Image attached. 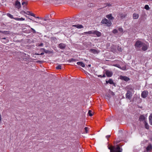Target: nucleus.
<instances>
[{"instance_id": "obj_1", "label": "nucleus", "mask_w": 152, "mask_h": 152, "mask_svg": "<svg viewBox=\"0 0 152 152\" xmlns=\"http://www.w3.org/2000/svg\"><path fill=\"white\" fill-rule=\"evenodd\" d=\"M122 145L120 143L116 145H108V149L110 150V152H122V149L120 147Z\"/></svg>"}, {"instance_id": "obj_2", "label": "nucleus", "mask_w": 152, "mask_h": 152, "mask_svg": "<svg viewBox=\"0 0 152 152\" xmlns=\"http://www.w3.org/2000/svg\"><path fill=\"white\" fill-rule=\"evenodd\" d=\"M143 43V42L140 40L137 41L135 45V48L138 50H141Z\"/></svg>"}, {"instance_id": "obj_3", "label": "nucleus", "mask_w": 152, "mask_h": 152, "mask_svg": "<svg viewBox=\"0 0 152 152\" xmlns=\"http://www.w3.org/2000/svg\"><path fill=\"white\" fill-rule=\"evenodd\" d=\"M101 23H102L105 24L107 26H110L112 24V23L111 21L106 18L103 19L101 21Z\"/></svg>"}, {"instance_id": "obj_4", "label": "nucleus", "mask_w": 152, "mask_h": 152, "mask_svg": "<svg viewBox=\"0 0 152 152\" xmlns=\"http://www.w3.org/2000/svg\"><path fill=\"white\" fill-rule=\"evenodd\" d=\"M132 96V92L130 91H128L126 94V97L127 99L130 100Z\"/></svg>"}, {"instance_id": "obj_5", "label": "nucleus", "mask_w": 152, "mask_h": 152, "mask_svg": "<svg viewBox=\"0 0 152 152\" xmlns=\"http://www.w3.org/2000/svg\"><path fill=\"white\" fill-rule=\"evenodd\" d=\"M105 74L107 77H110L112 76L113 73L111 71L107 70L106 71Z\"/></svg>"}, {"instance_id": "obj_6", "label": "nucleus", "mask_w": 152, "mask_h": 152, "mask_svg": "<svg viewBox=\"0 0 152 152\" xmlns=\"http://www.w3.org/2000/svg\"><path fill=\"white\" fill-rule=\"evenodd\" d=\"M148 94V92L147 91H145L142 92L141 94V96L143 98H145L147 97Z\"/></svg>"}, {"instance_id": "obj_7", "label": "nucleus", "mask_w": 152, "mask_h": 152, "mask_svg": "<svg viewBox=\"0 0 152 152\" xmlns=\"http://www.w3.org/2000/svg\"><path fill=\"white\" fill-rule=\"evenodd\" d=\"M120 78L121 80H124L126 81H128L129 80V78L125 76H120Z\"/></svg>"}, {"instance_id": "obj_8", "label": "nucleus", "mask_w": 152, "mask_h": 152, "mask_svg": "<svg viewBox=\"0 0 152 152\" xmlns=\"http://www.w3.org/2000/svg\"><path fill=\"white\" fill-rule=\"evenodd\" d=\"M148 48V46L146 44L144 43L141 48V50H142L143 51H145L147 50Z\"/></svg>"}, {"instance_id": "obj_9", "label": "nucleus", "mask_w": 152, "mask_h": 152, "mask_svg": "<svg viewBox=\"0 0 152 152\" xmlns=\"http://www.w3.org/2000/svg\"><path fill=\"white\" fill-rule=\"evenodd\" d=\"M15 6L16 8H18V9H20L21 7V4L20 2H19L18 0L16 1L15 3Z\"/></svg>"}, {"instance_id": "obj_10", "label": "nucleus", "mask_w": 152, "mask_h": 152, "mask_svg": "<svg viewBox=\"0 0 152 152\" xmlns=\"http://www.w3.org/2000/svg\"><path fill=\"white\" fill-rule=\"evenodd\" d=\"M145 117L143 115H141L139 117V120L140 121H145Z\"/></svg>"}, {"instance_id": "obj_11", "label": "nucleus", "mask_w": 152, "mask_h": 152, "mask_svg": "<svg viewBox=\"0 0 152 152\" xmlns=\"http://www.w3.org/2000/svg\"><path fill=\"white\" fill-rule=\"evenodd\" d=\"M152 149V146L151 144H149L146 148V150L147 152L150 151Z\"/></svg>"}, {"instance_id": "obj_12", "label": "nucleus", "mask_w": 152, "mask_h": 152, "mask_svg": "<svg viewBox=\"0 0 152 152\" xmlns=\"http://www.w3.org/2000/svg\"><path fill=\"white\" fill-rule=\"evenodd\" d=\"M93 34L96 35L98 37H100L101 35V33L97 31H94Z\"/></svg>"}, {"instance_id": "obj_13", "label": "nucleus", "mask_w": 152, "mask_h": 152, "mask_svg": "<svg viewBox=\"0 0 152 152\" xmlns=\"http://www.w3.org/2000/svg\"><path fill=\"white\" fill-rule=\"evenodd\" d=\"M73 27H76L78 28H83V26H82V25L79 24L73 25L72 26V29H73V28H72Z\"/></svg>"}, {"instance_id": "obj_14", "label": "nucleus", "mask_w": 152, "mask_h": 152, "mask_svg": "<svg viewBox=\"0 0 152 152\" xmlns=\"http://www.w3.org/2000/svg\"><path fill=\"white\" fill-rule=\"evenodd\" d=\"M66 47L65 44L61 43L59 45V47L61 49H64Z\"/></svg>"}, {"instance_id": "obj_15", "label": "nucleus", "mask_w": 152, "mask_h": 152, "mask_svg": "<svg viewBox=\"0 0 152 152\" xmlns=\"http://www.w3.org/2000/svg\"><path fill=\"white\" fill-rule=\"evenodd\" d=\"M144 124L145 125V128L146 129H148L149 128V125L146 122V121H144Z\"/></svg>"}, {"instance_id": "obj_16", "label": "nucleus", "mask_w": 152, "mask_h": 152, "mask_svg": "<svg viewBox=\"0 0 152 152\" xmlns=\"http://www.w3.org/2000/svg\"><path fill=\"white\" fill-rule=\"evenodd\" d=\"M77 64L80 66H81L83 67H84L85 66V64L82 62H77Z\"/></svg>"}, {"instance_id": "obj_17", "label": "nucleus", "mask_w": 152, "mask_h": 152, "mask_svg": "<svg viewBox=\"0 0 152 152\" xmlns=\"http://www.w3.org/2000/svg\"><path fill=\"white\" fill-rule=\"evenodd\" d=\"M106 17L107 18L110 20H112L114 19V18L112 16V15L111 14L107 15L106 16Z\"/></svg>"}, {"instance_id": "obj_18", "label": "nucleus", "mask_w": 152, "mask_h": 152, "mask_svg": "<svg viewBox=\"0 0 152 152\" xmlns=\"http://www.w3.org/2000/svg\"><path fill=\"white\" fill-rule=\"evenodd\" d=\"M149 119L150 124L152 125V113L149 116Z\"/></svg>"}, {"instance_id": "obj_19", "label": "nucleus", "mask_w": 152, "mask_h": 152, "mask_svg": "<svg viewBox=\"0 0 152 152\" xmlns=\"http://www.w3.org/2000/svg\"><path fill=\"white\" fill-rule=\"evenodd\" d=\"M139 15L136 13H134L133 15V17L134 19H137L139 17Z\"/></svg>"}, {"instance_id": "obj_20", "label": "nucleus", "mask_w": 152, "mask_h": 152, "mask_svg": "<svg viewBox=\"0 0 152 152\" xmlns=\"http://www.w3.org/2000/svg\"><path fill=\"white\" fill-rule=\"evenodd\" d=\"M90 51L91 52L94 54H95L98 53V51L94 49H90Z\"/></svg>"}, {"instance_id": "obj_21", "label": "nucleus", "mask_w": 152, "mask_h": 152, "mask_svg": "<svg viewBox=\"0 0 152 152\" xmlns=\"http://www.w3.org/2000/svg\"><path fill=\"white\" fill-rule=\"evenodd\" d=\"M14 19L18 21H23L25 20V19L23 18H14Z\"/></svg>"}, {"instance_id": "obj_22", "label": "nucleus", "mask_w": 152, "mask_h": 152, "mask_svg": "<svg viewBox=\"0 0 152 152\" xmlns=\"http://www.w3.org/2000/svg\"><path fill=\"white\" fill-rule=\"evenodd\" d=\"M106 83H109L110 84H112L114 83L113 81L111 79H109L108 81H106Z\"/></svg>"}, {"instance_id": "obj_23", "label": "nucleus", "mask_w": 152, "mask_h": 152, "mask_svg": "<svg viewBox=\"0 0 152 152\" xmlns=\"http://www.w3.org/2000/svg\"><path fill=\"white\" fill-rule=\"evenodd\" d=\"M7 15L8 17H9V18H11V19H14V18H14L13 17V16L12 15H11L10 14V13H8L7 14Z\"/></svg>"}, {"instance_id": "obj_24", "label": "nucleus", "mask_w": 152, "mask_h": 152, "mask_svg": "<svg viewBox=\"0 0 152 152\" xmlns=\"http://www.w3.org/2000/svg\"><path fill=\"white\" fill-rule=\"evenodd\" d=\"M120 17L122 19H123L126 16V15H125L123 14H121L120 15Z\"/></svg>"}, {"instance_id": "obj_25", "label": "nucleus", "mask_w": 152, "mask_h": 152, "mask_svg": "<svg viewBox=\"0 0 152 152\" xmlns=\"http://www.w3.org/2000/svg\"><path fill=\"white\" fill-rule=\"evenodd\" d=\"M92 113L93 112H92V111L90 110H89L88 111V114L89 116H91L93 115V114Z\"/></svg>"}, {"instance_id": "obj_26", "label": "nucleus", "mask_w": 152, "mask_h": 152, "mask_svg": "<svg viewBox=\"0 0 152 152\" xmlns=\"http://www.w3.org/2000/svg\"><path fill=\"white\" fill-rule=\"evenodd\" d=\"M93 31H89L88 32H84V33L85 34H93Z\"/></svg>"}, {"instance_id": "obj_27", "label": "nucleus", "mask_w": 152, "mask_h": 152, "mask_svg": "<svg viewBox=\"0 0 152 152\" xmlns=\"http://www.w3.org/2000/svg\"><path fill=\"white\" fill-rule=\"evenodd\" d=\"M145 9L147 10H148L150 9L148 5H146L145 6Z\"/></svg>"}, {"instance_id": "obj_28", "label": "nucleus", "mask_w": 152, "mask_h": 152, "mask_svg": "<svg viewBox=\"0 0 152 152\" xmlns=\"http://www.w3.org/2000/svg\"><path fill=\"white\" fill-rule=\"evenodd\" d=\"M117 49L119 51L121 52L122 50V48L119 46H118Z\"/></svg>"}, {"instance_id": "obj_29", "label": "nucleus", "mask_w": 152, "mask_h": 152, "mask_svg": "<svg viewBox=\"0 0 152 152\" xmlns=\"http://www.w3.org/2000/svg\"><path fill=\"white\" fill-rule=\"evenodd\" d=\"M41 50H43L46 53H48L49 52V51L48 50H45V49L44 48H41Z\"/></svg>"}, {"instance_id": "obj_30", "label": "nucleus", "mask_w": 152, "mask_h": 152, "mask_svg": "<svg viewBox=\"0 0 152 152\" xmlns=\"http://www.w3.org/2000/svg\"><path fill=\"white\" fill-rule=\"evenodd\" d=\"M28 26L31 28V29L32 30L34 34H35L36 33V31L34 29H33L32 28H31L30 26H29L28 25Z\"/></svg>"}, {"instance_id": "obj_31", "label": "nucleus", "mask_w": 152, "mask_h": 152, "mask_svg": "<svg viewBox=\"0 0 152 152\" xmlns=\"http://www.w3.org/2000/svg\"><path fill=\"white\" fill-rule=\"evenodd\" d=\"M113 66H115L117 67L120 69L121 68V67L120 66V65L118 64H115Z\"/></svg>"}, {"instance_id": "obj_32", "label": "nucleus", "mask_w": 152, "mask_h": 152, "mask_svg": "<svg viewBox=\"0 0 152 152\" xmlns=\"http://www.w3.org/2000/svg\"><path fill=\"white\" fill-rule=\"evenodd\" d=\"M118 31L121 32H123V30L122 28L119 27L118 28Z\"/></svg>"}, {"instance_id": "obj_33", "label": "nucleus", "mask_w": 152, "mask_h": 152, "mask_svg": "<svg viewBox=\"0 0 152 152\" xmlns=\"http://www.w3.org/2000/svg\"><path fill=\"white\" fill-rule=\"evenodd\" d=\"M24 12L25 13V14H27V15H30V14H31V13L30 12H29V11H27L26 12Z\"/></svg>"}, {"instance_id": "obj_34", "label": "nucleus", "mask_w": 152, "mask_h": 152, "mask_svg": "<svg viewBox=\"0 0 152 152\" xmlns=\"http://www.w3.org/2000/svg\"><path fill=\"white\" fill-rule=\"evenodd\" d=\"M118 30L117 29H115L113 31V32L114 34H116L118 33Z\"/></svg>"}, {"instance_id": "obj_35", "label": "nucleus", "mask_w": 152, "mask_h": 152, "mask_svg": "<svg viewBox=\"0 0 152 152\" xmlns=\"http://www.w3.org/2000/svg\"><path fill=\"white\" fill-rule=\"evenodd\" d=\"M61 65H59L56 67V69H61Z\"/></svg>"}, {"instance_id": "obj_36", "label": "nucleus", "mask_w": 152, "mask_h": 152, "mask_svg": "<svg viewBox=\"0 0 152 152\" xmlns=\"http://www.w3.org/2000/svg\"><path fill=\"white\" fill-rule=\"evenodd\" d=\"M109 93L112 96H114L115 95L114 93L111 91H109Z\"/></svg>"}, {"instance_id": "obj_37", "label": "nucleus", "mask_w": 152, "mask_h": 152, "mask_svg": "<svg viewBox=\"0 0 152 152\" xmlns=\"http://www.w3.org/2000/svg\"><path fill=\"white\" fill-rule=\"evenodd\" d=\"M85 131L86 133H87L88 132V128L87 127H85L84 128Z\"/></svg>"}, {"instance_id": "obj_38", "label": "nucleus", "mask_w": 152, "mask_h": 152, "mask_svg": "<svg viewBox=\"0 0 152 152\" xmlns=\"http://www.w3.org/2000/svg\"><path fill=\"white\" fill-rule=\"evenodd\" d=\"M120 69L123 70H126V68L125 66H123L122 67H121V68H120Z\"/></svg>"}, {"instance_id": "obj_39", "label": "nucleus", "mask_w": 152, "mask_h": 152, "mask_svg": "<svg viewBox=\"0 0 152 152\" xmlns=\"http://www.w3.org/2000/svg\"><path fill=\"white\" fill-rule=\"evenodd\" d=\"M25 4L26 5L27 4V3L26 2H25V1H23L22 3V5H24Z\"/></svg>"}, {"instance_id": "obj_40", "label": "nucleus", "mask_w": 152, "mask_h": 152, "mask_svg": "<svg viewBox=\"0 0 152 152\" xmlns=\"http://www.w3.org/2000/svg\"><path fill=\"white\" fill-rule=\"evenodd\" d=\"M120 142V141H115L114 142V144L115 145L116 144H117L118 143H119Z\"/></svg>"}, {"instance_id": "obj_41", "label": "nucleus", "mask_w": 152, "mask_h": 152, "mask_svg": "<svg viewBox=\"0 0 152 152\" xmlns=\"http://www.w3.org/2000/svg\"><path fill=\"white\" fill-rule=\"evenodd\" d=\"M30 15L35 18H36V17H35V15L33 13H31Z\"/></svg>"}, {"instance_id": "obj_42", "label": "nucleus", "mask_w": 152, "mask_h": 152, "mask_svg": "<svg viewBox=\"0 0 152 152\" xmlns=\"http://www.w3.org/2000/svg\"><path fill=\"white\" fill-rule=\"evenodd\" d=\"M43 44L42 43H41L39 45V47H42L43 46Z\"/></svg>"}, {"instance_id": "obj_43", "label": "nucleus", "mask_w": 152, "mask_h": 152, "mask_svg": "<svg viewBox=\"0 0 152 152\" xmlns=\"http://www.w3.org/2000/svg\"><path fill=\"white\" fill-rule=\"evenodd\" d=\"M44 20H45V21H47L48 20H49L50 19H48V18H46L45 17L44 19Z\"/></svg>"}, {"instance_id": "obj_44", "label": "nucleus", "mask_w": 152, "mask_h": 152, "mask_svg": "<svg viewBox=\"0 0 152 152\" xmlns=\"http://www.w3.org/2000/svg\"><path fill=\"white\" fill-rule=\"evenodd\" d=\"M75 60L73 58H72L70 59V61H75Z\"/></svg>"}, {"instance_id": "obj_45", "label": "nucleus", "mask_w": 152, "mask_h": 152, "mask_svg": "<svg viewBox=\"0 0 152 152\" xmlns=\"http://www.w3.org/2000/svg\"><path fill=\"white\" fill-rule=\"evenodd\" d=\"M44 54V53H40V54H39L38 53H37V55H43Z\"/></svg>"}, {"instance_id": "obj_46", "label": "nucleus", "mask_w": 152, "mask_h": 152, "mask_svg": "<svg viewBox=\"0 0 152 152\" xmlns=\"http://www.w3.org/2000/svg\"><path fill=\"white\" fill-rule=\"evenodd\" d=\"M49 15H46L45 17L46 18H48V19H49Z\"/></svg>"}, {"instance_id": "obj_47", "label": "nucleus", "mask_w": 152, "mask_h": 152, "mask_svg": "<svg viewBox=\"0 0 152 152\" xmlns=\"http://www.w3.org/2000/svg\"><path fill=\"white\" fill-rule=\"evenodd\" d=\"M110 135H107L106 137L108 139V138H110Z\"/></svg>"}, {"instance_id": "obj_48", "label": "nucleus", "mask_w": 152, "mask_h": 152, "mask_svg": "<svg viewBox=\"0 0 152 152\" xmlns=\"http://www.w3.org/2000/svg\"><path fill=\"white\" fill-rule=\"evenodd\" d=\"M111 5L110 4H107L106 6H110Z\"/></svg>"}, {"instance_id": "obj_49", "label": "nucleus", "mask_w": 152, "mask_h": 152, "mask_svg": "<svg viewBox=\"0 0 152 152\" xmlns=\"http://www.w3.org/2000/svg\"><path fill=\"white\" fill-rule=\"evenodd\" d=\"M29 19L31 20L32 21H33L34 22H36V23H37V22L35 21H34V20H33L31 19V18H29Z\"/></svg>"}, {"instance_id": "obj_50", "label": "nucleus", "mask_w": 152, "mask_h": 152, "mask_svg": "<svg viewBox=\"0 0 152 152\" xmlns=\"http://www.w3.org/2000/svg\"><path fill=\"white\" fill-rule=\"evenodd\" d=\"M105 77V75L104 74V75H103V76H102V77Z\"/></svg>"}, {"instance_id": "obj_51", "label": "nucleus", "mask_w": 152, "mask_h": 152, "mask_svg": "<svg viewBox=\"0 0 152 152\" xmlns=\"http://www.w3.org/2000/svg\"><path fill=\"white\" fill-rule=\"evenodd\" d=\"M98 77H102V76L101 75H99Z\"/></svg>"}, {"instance_id": "obj_52", "label": "nucleus", "mask_w": 152, "mask_h": 152, "mask_svg": "<svg viewBox=\"0 0 152 152\" xmlns=\"http://www.w3.org/2000/svg\"><path fill=\"white\" fill-rule=\"evenodd\" d=\"M130 90H131L132 91H133V89L132 88H130Z\"/></svg>"}, {"instance_id": "obj_53", "label": "nucleus", "mask_w": 152, "mask_h": 152, "mask_svg": "<svg viewBox=\"0 0 152 152\" xmlns=\"http://www.w3.org/2000/svg\"><path fill=\"white\" fill-rule=\"evenodd\" d=\"M88 66L89 67H90L91 66V64H89L88 65Z\"/></svg>"}, {"instance_id": "obj_54", "label": "nucleus", "mask_w": 152, "mask_h": 152, "mask_svg": "<svg viewBox=\"0 0 152 152\" xmlns=\"http://www.w3.org/2000/svg\"><path fill=\"white\" fill-rule=\"evenodd\" d=\"M7 34H9V32H7Z\"/></svg>"}, {"instance_id": "obj_55", "label": "nucleus", "mask_w": 152, "mask_h": 152, "mask_svg": "<svg viewBox=\"0 0 152 152\" xmlns=\"http://www.w3.org/2000/svg\"><path fill=\"white\" fill-rule=\"evenodd\" d=\"M36 18H39V17H36Z\"/></svg>"}, {"instance_id": "obj_56", "label": "nucleus", "mask_w": 152, "mask_h": 152, "mask_svg": "<svg viewBox=\"0 0 152 152\" xmlns=\"http://www.w3.org/2000/svg\"><path fill=\"white\" fill-rule=\"evenodd\" d=\"M151 140H152V138H151Z\"/></svg>"}, {"instance_id": "obj_57", "label": "nucleus", "mask_w": 152, "mask_h": 152, "mask_svg": "<svg viewBox=\"0 0 152 152\" xmlns=\"http://www.w3.org/2000/svg\"><path fill=\"white\" fill-rule=\"evenodd\" d=\"M3 39H5V38H4Z\"/></svg>"}]
</instances>
